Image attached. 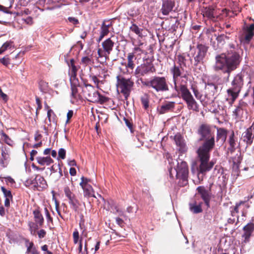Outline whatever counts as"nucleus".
I'll use <instances>...</instances> for the list:
<instances>
[{
	"label": "nucleus",
	"instance_id": "obj_6",
	"mask_svg": "<svg viewBox=\"0 0 254 254\" xmlns=\"http://www.w3.org/2000/svg\"><path fill=\"white\" fill-rule=\"evenodd\" d=\"M144 85L151 87L156 92H165L169 90V87L164 77L155 76Z\"/></svg>",
	"mask_w": 254,
	"mask_h": 254
},
{
	"label": "nucleus",
	"instance_id": "obj_50",
	"mask_svg": "<svg viewBox=\"0 0 254 254\" xmlns=\"http://www.w3.org/2000/svg\"><path fill=\"white\" fill-rule=\"evenodd\" d=\"M77 85L71 84V96L74 98H76L77 93Z\"/></svg>",
	"mask_w": 254,
	"mask_h": 254
},
{
	"label": "nucleus",
	"instance_id": "obj_57",
	"mask_svg": "<svg viewBox=\"0 0 254 254\" xmlns=\"http://www.w3.org/2000/svg\"><path fill=\"white\" fill-rule=\"evenodd\" d=\"M44 210H45L46 217L48 222H52L53 219L51 217L50 213L49 212L48 209L46 207V208H45Z\"/></svg>",
	"mask_w": 254,
	"mask_h": 254
},
{
	"label": "nucleus",
	"instance_id": "obj_8",
	"mask_svg": "<svg viewBox=\"0 0 254 254\" xmlns=\"http://www.w3.org/2000/svg\"><path fill=\"white\" fill-rule=\"evenodd\" d=\"M135 59L134 53H129L127 57V62H122V66L119 67L120 73L123 75L130 74L133 72L135 67L134 60Z\"/></svg>",
	"mask_w": 254,
	"mask_h": 254
},
{
	"label": "nucleus",
	"instance_id": "obj_14",
	"mask_svg": "<svg viewBox=\"0 0 254 254\" xmlns=\"http://www.w3.org/2000/svg\"><path fill=\"white\" fill-rule=\"evenodd\" d=\"M171 72L173 73V75L174 89L176 91L179 92L180 90V85L182 83L184 84L182 81V83L180 84H179L178 80V77L181 76V70L179 67L174 65V67L171 69Z\"/></svg>",
	"mask_w": 254,
	"mask_h": 254
},
{
	"label": "nucleus",
	"instance_id": "obj_4",
	"mask_svg": "<svg viewBox=\"0 0 254 254\" xmlns=\"http://www.w3.org/2000/svg\"><path fill=\"white\" fill-rule=\"evenodd\" d=\"M123 74L117 76L116 86L118 91L122 93L126 99L129 96L131 89L133 86L134 82L130 78H125Z\"/></svg>",
	"mask_w": 254,
	"mask_h": 254
},
{
	"label": "nucleus",
	"instance_id": "obj_3",
	"mask_svg": "<svg viewBox=\"0 0 254 254\" xmlns=\"http://www.w3.org/2000/svg\"><path fill=\"white\" fill-rule=\"evenodd\" d=\"M175 161L177 162V166L173 167L171 165L169 169L170 175L171 177H173V175L175 174L177 179L182 180L186 184L189 172L187 164L184 161H181V162H178L177 160H175Z\"/></svg>",
	"mask_w": 254,
	"mask_h": 254
},
{
	"label": "nucleus",
	"instance_id": "obj_60",
	"mask_svg": "<svg viewBox=\"0 0 254 254\" xmlns=\"http://www.w3.org/2000/svg\"><path fill=\"white\" fill-rule=\"evenodd\" d=\"M64 191L65 196L68 197L69 196L71 195L73 193L70 191L69 188L68 187H65L64 189Z\"/></svg>",
	"mask_w": 254,
	"mask_h": 254
},
{
	"label": "nucleus",
	"instance_id": "obj_21",
	"mask_svg": "<svg viewBox=\"0 0 254 254\" xmlns=\"http://www.w3.org/2000/svg\"><path fill=\"white\" fill-rule=\"evenodd\" d=\"M10 160L9 152L6 149L1 151V158L0 160V164L3 167L7 166Z\"/></svg>",
	"mask_w": 254,
	"mask_h": 254
},
{
	"label": "nucleus",
	"instance_id": "obj_15",
	"mask_svg": "<svg viewBox=\"0 0 254 254\" xmlns=\"http://www.w3.org/2000/svg\"><path fill=\"white\" fill-rule=\"evenodd\" d=\"M254 134L252 127L248 128L242 135L241 139L247 144V146H250L253 142Z\"/></svg>",
	"mask_w": 254,
	"mask_h": 254
},
{
	"label": "nucleus",
	"instance_id": "obj_54",
	"mask_svg": "<svg viewBox=\"0 0 254 254\" xmlns=\"http://www.w3.org/2000/svg\"><path fill=\"white\" fill-rule=\"evenodd\" d=\"M0 62L3 65L7 66L10 64V60L7 57H3L2 59H0Z\"/></svg>",
	"mask_w": 254,
	"mask_h": 254
},
{
	"label": "nucleus",
	"instance_id": "obj_55",
	"mask_svg": "<svg viewBox=\"0 0 254 254\" xmlns=\"http://www.w3.org/2000/svg\"><path fill=\"white\" fill-rule=\"evenodd\" d=\"M73 241L75 244H77L79 239V233L76 230L73 233Z\"/></svg>",
	"mask_w": 254,
	"mask_h": 254
},
{
	"label": "nucleus",
	"instance_id": "obj_11",
	"mask_svg": "<svg viewBox=\"0 0 254 254\" xmlns=\"http://www.w3.org/2000/svg\"><path fill=\"white\" fill-rule=\"evenodd\" d=\"M153 66L149 63H144L136 67L135 69L134 74L136 77L144 76L149 72L153 71Z\"/></svg>",
	"mask_w": 254,
	"mask_h": 254
},
{
	"label": "nucleus",
	"instance_id": "obj_17",
	"mask_svg": "<svg viewBox=\"0 0 254 254\" xmlns=\"http://www.w3.org/2000/svg\"><path fill=\"white\" fill-rule=\"evenodd\" d=\"M114 44V42L111 38H109L102 43V50L109 55L113 50Z\"/></svg>",
	"mask_w": 254,
	"mask_h": 254
},
{
	"label": "nucleus",
	"instance_id": "obj_47",
	"mask_svg": "<svg viewBox=\"0 0 254 254\" xmlns=\"http://www.w3.org/2000/svg\"><path fill=\"white\" fill-rule=\"evenodd\" d=\"M13 46V42L11 41H6L0 47L4 52L7 49H10Z\"/></svg>",
	"mask_w": 254,
	"mask_h": 254
},
{
	"label": "nucleus",
	"instance_id": "obj_64",
	"mask_svg": "<svg viewBox=\"0 0 254 254\" xmlns=\"http://www.w3.org/2000/svg\"><path fill=\"white\" fill-rule=\"evenodd\" d=\"M140 38H138L137 41L136 42V44H134V43H133V44L134 45V46H138L139 47L143 48L144 46V42L142 41H141L139 39Z\"/></svg>",
	"mask_w": 254,
	"mask_h": 254
},
{
	"label": "nucleus",
	"instance_id": "obj_37",
	"mask_svg": "<svg viewBox=\"0 0 254 254\" xmlns=\"http://www.w3.org/2000/svg\"><path fill=\"white\" fill-rule=\"evenodd\" d=\"M69 204H70L71 208L75 212L78 211V208L81 205L80 202L76 198L72 200L71 202H69Z\"/></svg>",
	"mask_w": 254,
	"mask_h": 254
},
{
	"label": "nucleus",
	"instance_id": "obj_30",
	"mask_svg": "<svg viewBox=\"0 0 254 254\" xmlns=\"http://www.w3.org/2000/svg\"><path fill=\"white\" fill-rule=\"evenodd\" d=\"M227 136V131L222 128L217 129V140H220L223 142L225 141Z\"/></svg>",
	"mask_w": 254,
	"mask_h": 254
},
{
	"label": "nucleus",
	"instance_id": "obj_49",
	"mask_svg": "<svg viewBox=\"0 0 254 254\" xmlns=\"http://www.w3.org/2000/svg\"><path fill=\"white\" fill-rule=\"evenodd\" d=\"M244 203L243 202H240L239 203L236 204V205L232 208L231 210V214L233 216L235 215V213H237L239 212V207L241 206L242 204H244Z\"/></svg>",
	"mask_w": 254,
	"mask_h": 254
},
{
	"label": "nucleus",
	"instance_id": "obj_51",
	"mask_svg": "<svg viewBox=\"0 0 254 254\" xmlns=\"http://www.w3.org/2000/svg\"><path fill=\"white\" fill-rule=\"evenodd\" d=\"M69 66H70V70H69V72H73L76 73V72L77 71V68L76 66L74 64V60L73 59H71L70 60V65H69Z\"/></svg>",
	"mask_w": 254,
	"mask_h": 254
},
{
	"label": "nucleus",
	"instance_id": "obj_29",
	"mask_svg": "<svg viewBox=\"0 0 254 254\" xmlns=\"http://www.w3.org/2000/svg\"><path fill=\"white\" fill-rule=\"evenodd\" d=\"M39 87L40 91L43 93H50L51 90L48 83L44 80H41L39 82Z\"/></svg>",
	"mask_w": 254,
	"mask_h": 254
},
{
	"label": "nucleus",
	"instance_id": "obj_43",
	"mask_svg": "<svg viewBox=\"0 0 254 254\" xmlns=\"http://www.w3.org/2000/svg\"><path fill=\"white\" fill-rule=\"evenodd\" d=\"M35 178L34 179H27L25 183V185L26 186L30 187L31 186H33L35 188L37 189V182L35 181Z\"/></svg>",
	"mask_w": 254,
	"mask_h": 254
},
{
	"label": "nucleus",
	"instance_id": "obj_48",
	"mask_svg": "<svg viewBox=\"0 0 254 254\" xmlns=\"http://www.w3.org/2000/svg\"><path fill=\"white\" fill-rule=\"evenodd\" d=\"M1 190L3 192L4 196L5 198H12V195L11 194V191L9 190H7L4 187H1Z\"/></svg>",
	"mask_w": 254,
	"mask_h": 254
},
{
	"label": "nucleus",
	"instance_id": "obj_35",
	"mask_svg": "<svg viewBox=\"0 0 254 254\" xmlns=\"http://www.w3.org/2000/svg\"><path fill=\"white\" fill-rule=\"evenodd\" d=\"M39 224L32 222H29L28 223V226L29 227V230L32 235L35 236L36 235V231L38 229Z\"/></svg>",
	"mask_w": 254,
	"mask_h": 254
},
{
	"label": "nucleus",
	"instance_id": "obj_46",
	"mask_svg": "<svg viewBox=\"0 0 254 254\" xmlns=\"http://www.w3.org/2000/svg\"><path fill=\"white\" fill-rule=\"evenodd\" d=\"M145 51L143 49V48L139 47L138 46H134L132 52L130 53H134V55L135 56V55H140L141 54L144 53Z\"/></svg>",
	"mask_w": 254,
	"mask_h": 254
},
{
	"label": "nucleus",
	"instance_id": "obj_44",
	"mask_svg": "<svg viewBox=\"0 0 254 254\" xmlns=\"http://www.w3.org/2000/svg\"><path fill=\"white\" fill-rule=\"evenodd\" d=\"M92 63V59L89 57L85 56L82 58L81 60V64L85 66L89 65Z\"/></svg>",
	"mask_w": 254,
	"mask_h": 254
},
{
	"label": "nucleus",
	"instance_id": "obj_28",
	"mask_svg": "<svg viewBox=\"0 0 254 254\" xmlns=\"http://www.w3.org/2000/svg\"><path fill=\"white\" fill-rule=\"evenodd\" d=\"M94 87L89 84H85L84 86L82 88V91L84 95L87 98L92 92H94Z\"/></svg>",
	"mask_w": 254,
	"mask_h": 254
},
{
	"label": "nucleus",
	"instance_id": "obj_62",
	"mask_svg": "<svg viewBox=\"0 0 254 254\" xmlns=\"http://www.w3.org/2000/svg\"><path fill=\"white\" fill-rule=\"evenodd\" d=\"M68 20L74 25L77 24L79 23L78 20L74 17H69Z\"/></svg>",
	"mask_w": 254,
	"mask_h": 254
},
{
	"label": "nucleus",
	"instance_id": "obj_10",
	"mask_svg": "<svg viewBox=\"0 0 254 254\" xmlns=\"http://www.w3.org/2000/svg\"><path fill=\"white\" fill-rule=\"evenodd\" d=\"M208 47L207 46L202 44L197 45L195 55H194L195 65H197L198 63L202 62L206 55Z\"/></svg>",
	"mask_w": 254,
	"mask_h": 254
},
{
	"label": "nucleus",
	"instance_id": "obj_1",
	"mask_svg": "<svg viewBox=\"0 0 254 254\" xmlns=\"http://www.w3.org/2000/svg\"><path fill=\"white\" fill-rule=\"evenodd\" d=\"M213 69L216 71H222L228 73V79L231 72L236 69L241 61V57L233 44L229 45L227 53L217 55L215 57Z\"/></svg>",
	"mask_w": 254,
	"mask_h": 254
},
{
	"label": "nucleus",
	"instance_id": "obj_7",
	"mask_svg": "<svg viewBox=\"0 0 254 254\" xmlns=\"http://www.w3.org/2000/svg\"><path fill=\"white\" fill-rule=\"evenodd\" d=\"M231 87L227 90L228 95L231 97L234 101L238 97V95L243 85V78L242 76L238 74L231 82Z\"/></svg>",
	"mask_w": 254,
	"mask_h": 254
},
{
	"label": "nucleus",
	"instance_id": "obj_22",
	"mask_svg": "<svg viewBox=\"0 0 254 254\" xmlns=\"http://www.w3.org/2000/svg\"><path fill=\"white\" fill-rule=\"evenodd\" d=\"M174 140L176 145L180 147V149L182 150H184V152L187 151V147L185 141L180 134H177L175 135Z\"/></svg>",
	"mask_w": 254,
	"mask_h": 254
},
{
	"label": "nucleus",
	"instance_id": "obj_63",
	"mask_svg": "<svg viewBox=\"0 0 254 254\" xmlns=\"http://www.w3.org/2000/svg\"><path fill=\"white\" fill-rule=\"evenodd\" d=\"M90 78L92 80V81L94 83L95 85L97 86L98 85L99 80L98 79L97 77L95 75H91L90 76Z\"/></svg>",
	"mask_w": 254,
	"mask_h": 254
},
{
	"label": "nucleus",
	"instance_id": "obj_24",
	"mask_svg": "<svg viewBox=\"0 0 254 254\" xmlns=\"http://www.w3.org/2000/svg\"><path fill=\"white\" fill-rule=\"evenodd\" d=\"M82 189L83 190V194L85 197L97 198L94 193V190L91 186H83Z\"/></svg>",
	"mask_w": 254,
	"mask_h": 254
},
{
	"label": "nucleus",
	"instance_id": "obj_19",
	"mask_svg": "<svg viewBox=\"0 0 254 254\" xmlns=\"http://www.w3.org/2000/svg\"><path fill=\"white\" fill-rule=\"evenodd\" d=\"M243 230L245 233L243 235V237L245 238L244 242L246 243L249 241V239L254 230V224L249 223L244 227Z\"/></svg>",
	"mask_w": 254,
	"mask_h": 254
},
{
	"label": "nucleus",
	"instance_id": "obj_20",
	"mask_svg": "<svg viewBox=\"0 0 254 254\" xmlns=\"http://www.w3.org/2000/svg\"><path fill=\"white\" fill-rule=\"evenodd\" d=\"M111 23L107 24L105 22H104L102 24L100 36L97 40L98 42H100L104 36L108 35L109 32V28L111 27Z\"/></svg>",
	"mask_w": 254,
	"mask_h": 254
},
{
	"label": "nucleus",
	"instance_id": "obj_9",
	"mask_svg": "<svg viewBox=\"0 0 254 254\" xmlns=\"http://www.w3.org/2000/svg\"><path fill=\"white\" fill-rule=\"evenodd\" d=\"M197 193L203 200L205 204L208 207L210 206V201L212 197L210 188L207 189L204 186H199L197 188Z\"/></svg>",
	"mask_w": 254,
	"mask_h": 254
},
{
	"label": "nucleus",
	"instance_id": "obj_34",
	"mask_svg": "<svg viewBox=\"0 0 254 254\" xmlns=\"http://www.w3.org/2000/svg\"><path fill=\"white\" fill-rule=\"evenodd\" d=\"M191 90L197 100H199L203 105H205L206 103L202 99V95L198 91L197 89L193 86H191Z\"/></svg>",
	"mask_w": 254,
	"mask_h": 254
},
{
	"label": "nucleus",
	"instance_id": "obj_58",
	"mask_svg": "<svg viewBox=\"0 0 254 254\" xmlns=\"http://www.w3.org/2000/svg\"><path fill=\"white\" fill-rule=\"evenodd\" d=\"M73 114V112L72 110H69L67 113V119L66 121V124H67L69 122V120L72 118Z\"/></svg>",
	"mask_w": 254,
	"mask_h": 254
},
{
	"label": "nucleus",
	"instance_id": "obj_12",
	"mask_svg": "<svg viewBox=\"0 0 254 254\" xmlns=\"http://www.w3.org/2000/svg\"><path fill=\"white\" fill-rule=\"evenodd\" d=\"M198 133L201 136L200 140L205 139V141L207 142L209 140H211L212 138L213 139L214 141V136L212 135L210 127L209 126L206 125H202L198 129Z\"/></svg>",
	"mask_w": 254,
	"mask_h": 254
},
{
	"label": "nucleus",
	"instance_id": "obj_41",
	"mask_svg": "<svg viewBox=\"0 0 254 254\" xmlns=\"http://www.w3.org/2000/svg\"><path fill=\"white\" fill-rule=\"evenodd\" d=\"M27 253L38 254V252L36 248L34 247V244L32 242L29 243V246L27 247Z\"/></svg>",
	"mask_w": 254,
	"mask_h": 254
},
{
	"label": "nucleus",
	"instance_id": "obj_45",
	"mask_svg": "<svg viewBox=\"0 0 254 254\" xmlns=\"http://www.w3.org/2000/svg\"><path fill=\"white\" fill-rule=\"evenodd\" d=\"M234 133H232L229 138V144L230 145V149L233 151L235 149L236 142L234 138Z\"/></svg>",
	"mask_w": 254,
	"mask_h": 254
},
{
	"label": "nucleus",
	"instance_id": "obj_38",
	"mask_svg": "<svg viewBox=\"0 0 254 254\" xmlns=\"http://www.w3.org/2000/svg\"><path fill=\"white\" fill-rule=\"evenodd\" d=\"M1 139L3 140L8 145H11L12 143V140L3 131L0 132Z\"/></svg>",
	"mask_w": 254,
	"mask_h": 254
},
{
	"label": "nucleus",
	"instance_id": "obj_32",
	"mask_svg": "<svg viewBox=\"0 0 254 254\" xmlns=\"http://www.w3.org/2000/svg\"><path fill=\"white\" fill-rule=\"evenodd\" d=\"M203 16L211 18L214 17V9L211 7H205L202 11Z\"/></svg>",
	"mask_w": 254,
	"mask_h": 254
},
{
	"label": "nucleus",
	"instance_id": "obj_40",
	"mask_svg": "<svg viewBox=\"0 0 254 254\" xmlns=\"http://www.w3.org/2000/svg\"><path fill=\"white\" fill-rule=\"evenodd\" d=\"M141 103L143 107L146 109L149 107V98L147 94H144L141 97Z\"/></svg>",
	"mask_w": 254,
	"mask_h": 254
},
{
	"label": "nucleus",
	"instance_id": "obj_25",
	"mask_svg": "<svg viewBox=\"0 0 254 254\" xmlns=\"http://www.w3.org/2000/svg\"><path fill=\"white\" fill-rule=\"evenodd\" d=\"M37 162L41 165H50L54 162L53 160L50 157H37L36 158Z\"/></svg>",
	"mask_w": 254,
	"mask_h": 254
},
{
	"label": "nucleus",
	"instance_id": "obj_2",
	"mask_svg": "<svg viewBox=\"0 0 254 254\" xmlns=\"http://www.w3.org/2000/svg\"><path fill=\"white\" fill-rule=\"evenodd\" d=\"M213 147L214 141L213 139L212 138L211 140L204 142L197 150V154L200 161V164L198 168L199 173L203 174L210 171L215 163V161L214 160L208 162L210 157L209 152Z\"/></svg>",
	"mask_w": 254,
	"mask_h": 254
},
{
	"label": "nucleus",
	"instance_id": "obj_31",
	"mask_svg": "<svg viewBox=\"0 0 254 254\" xmlns=\"http://www.w3.org/2000/svg\"><path fill=\"white\" fill-rule=\"evenodd\" d=\"M190 209L193 213H198L202 210L201 204H197L196 202L190 204Z\"/></svg>",
	"mask_w": 254,
	"mask_h": 254
},
{
	"label": "nucleus",
	"instance_id": "obj_52",
	"mask_svg": "<svg viewBox=\"0 0 254 254\" xmlns=\"http://www.w3.org/2000/svg\"><path fill=\"white\" fill-rule=\"evenodd\" d=\"M65 150L64 148H60L58 151L59 157L62 159H64L65 158Z\"/></svg>",
	"mask_w": 254,
	"mask_h": 254
},
{
	"label": "nucleus",
	"instance_id": "obj_26",
	"mask_svg": "<svg viewBox=\"0 0 254 254\" xmlns=\"http://www.w3.org/2000/svg\"><path fill=\"white\" fill-rule=\"evenodd\" d=\"M35 181L37 182V189L38 190L45 188L47 186L46 180L40 175H36Z\"/></svg>",
	"mask_w": 254,
	"mask_h": 254
},
{
	"label": "nucleus",
	"instance_id": "obj_18",
	"mask_svg": "<svg viewBox=\"0 0 254 254\" xmlns=\"http://www.w3.org/2000/svg\"><path fill=\"white\" fill-rule=\"evenodd\" d=\"M175 107V102H167L157 108V111L160 114H164L171 111Z\"/></svg>",
	"mask_w": 254,
	"mask_h": 254
},
{
	"label": "nucleus",
	"instance_id": "obj_13",
	"mask_svg": "<svg viewBox=\"0 0 254 254\" xmlns=\"http://www.w3.org/2000/svg\"><path fill=\"white\" fill-rule=\"evenodd\" d=\"M254 36V23L245 27L243 29V33L241 36L242 41L249 43Z\"/></svg>",
	"mask_w": 254,
	"mask_h": 254
},
{
	"label": "nucleus",
	"instance_id": "obj_36",
	"mask_svg": "<svg viewBox=\"0 0 254 254\" xmlns=\"http://www.w3.org/2000/svg\"><path fill=\"white\" fill-rule=\"evenodd\" d=\"M130 29L131 31L137 34L139 38H142L143 37L142 33V29L139 28L136 25L132 24L131 26H130Z\"/></svg>",
	"mask_w": 254,
	"mask_h": 254
},
{
	"label": "nucleus",
	"instance_id": "obj_5",
	"mask_svg": "<svg viewBox=\"0 0 254 254\" xmlns=\"http://www.w3.org/2000/svg\"><path fill=\"white\" fill-rule=\"evenodd\" d=\"M182 98L186 102L189 110L198 112L199 106L196 101L193 98L191 93L184 84H181L180 87V90Z\"/></svg>",
	"mask_w": 254,
	"mask_h": 254
},
{
	"label": "nucleus",
	"instance_id": "obj_56",
	"mask_svg": "<svg viewBox=\"0 0 254 254\" xmlns=\"http://www.w3.org/2000/svg\"><path fill=\"white\" fill-rule=\"evenodd\" d=\"M46 235V231L44 229H41L38 232V237L40 239L44 238Z\"/></svg>",
	"mask_w": 254,
	"mask_h": 254
},
{
	"label": "nucleus",
	"instance_id": "obj_27",
	"mask_svg": "<svg viewBox=\"0 0 254 254\" xmlns=\"http://www.w3.org/2000/svg\"><path fill=\"white\" fill-rule=\"evenodd\" d=\"M33 215L35 223L38 224L39 226H42L44 223V218L40 211L38 210H35L33 211Z\"/></svg>",
	"mask_w": 254,
	"mask_h": 254
},
{
	"label": "nucleus",
	"instance_id": "obj_61",
	"mask_svg": "<svg viewBox=\"0 0 254 254\" xmlns=\"http://www.w3.org/2000/svg\"><path fill=\"white\" fill-rule=\"evenodd\" d=\"M41 249L43 252H44V254H53V253L51 252L48 251V246L46 245L43 246L41 247Z\"/></svg>",
	"mask_w": 254,
	"mask_h": 254
},
{
	"label": "nucleus",
	"instance_id": "obj_59",
	"mask_svg": "<svg viewBox=\"0 0 254 254\" xmlns=\"http://www.w3.org/2000/svg\"><path fill=\"white\" fill-rule=\"evenodd\" d=\"M100 99L99 100V101L97 103H100V104H103L105 102H106L108 101V98L101 95V94L99 96Z\"/></svg>",
	"mask_w": 254,
	"mask_h": 254
},
{
	"label": "nucleus",
	"instance_id": "obj_33",
	"mask_svg": "<svg viewBox=\"0 0 254 254\" xmlns=\"http://www.w3.org/2000/svg\"><path fill=\"white\" fill-rule=\"evenodd\" d=\"M100 94L95 89L94 92H92L88 98V100L92 102H98L99 101Z\"/></svg>",
	"mask_w": 254,
	"mask_h": 254
},
{
	"label": "nucleus",
	"instance_id": "obj_39",
	"mask_svg": "<svg viewBox=\"0 0 254 254\" xmlns=\"http://www.w3.org/2000/svg\"><path fill=\"white\" fill-rule=\"evenodd\" d=\"M69 75L70 76V82L71 84L78 85V80L76 78V73L69 72Z\"/></svg>",
	"mask_w": 254,
	"mask_h": 254
},
{
	"label": "nucleus",
	"instance_id": "obj_23",
	"mask_svg": "<svg viewBox=\"0 0 254 254\" xmlns=\"http://www.w3.org/2000/svg\"><path fill=\"white\" fill-rule=\"evenodd\" d=\"M98 56H96V60L98 63L101 64L105 63L108 58L109 55L106 54L102 49L99 48L97 51Z\"/></svg>",
	"mask_w": 254,
	"mask_h": 254
},
{
	"label": "nucleus",
	"instance_id": "obj_42",
	"mask_svg": "<svg viewBox=\"0 0 254 254\" xmlns=\"http://www.w3.org/2000/svg\"><path fill=\"white\" fill-rule=\"evenodd\" d=\"M178 62L181 66H185L187 65L186 57L184 55H179L177 56Z\"/></svg>",
	"mask_w": 254,
	"mask_h": 254
},
{
	"label": "nucleus",
	"instance_id": "obj_53",
	"mask_svg": "<svg viewBox=\"0 0 254 254\" xmlns=\"http://www.w3.org/2000/svg\"><path fill=\"white\" fill-rule=\"evenodd\" d=\"M81 181L80 183V186L81 187V188H82L83 186H90L88 184L89 181V180L88 179L84 178V177H82L81 178Z\"/></svg>",
	"mask_w": 254,
	"mask_h": 254
},
{
	"label": "nucleus",
	"instance_id": "obj_16",
	"mask_svg": "<svg viewBox=\"0 0 254 254\" xmlns=\"http://www.w3.org/2000/svg\"><path fill=\"white\" fill-rule=\"evenodd\" d=\"M175 5V2L172 0H162V6L161 9L162 14L167 15L171 12Z\"/></svg>",
	"mask_w": 254,
	"mask_h": 254
}]
</instances>
